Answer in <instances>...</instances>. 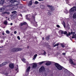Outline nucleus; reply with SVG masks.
I'll return each instance as SVG.
<instances>
[{"label":"nucleus","mask_w":76,"mask_h":76,"mask_svg":"<svg viewBox=\"0 0 76 76\" xmlns=\"http://www.w3.org/2000/svg\"><path fill=\"white\" fill-rule=\"evenodd\" d=\"M32 0L30 1L28 4V6H31L32 4Z\"/></svg>","instance_id":"nucleus-12"},{"label":"nucleus","mask_w":76,"mask_h":76,"mask_svg":"<svg viewBox=\"0 0 76 76\" xmlns=\"http://www.w3.org/2000/svg\"><path fill=\"white\" fill-rule=\"evenodd\" d=\"M69 61L71 64H72V65H74V66H76V63H74V62H73V60H72V59L71 58L69 59Z\"/></svg>","instance_id":"nucleus-5"},{"label":"nucleus","mask_w":76,"mask_h":76,"mask_svg":"<svg viewBox=\"0 0 76 76\" xmlns=\"http://www.w3.org/2000/svg\"><path fill=\"white\" fill-rule=\"evenodd\" d=\"M17 13V12H16V11H14L12 12V13Z\"/></svg>","instance_id":"nucleus-36"},{"label":"nucleus","mask_w":76,"mask_h":76,"mask_svg":"<svg viewBox=\"0 0 76 76\" xmlns=\"http://www.w3.org/2000/svg\"><path fill=\"white\" fill-rule=\"evenodd\" d=\"M34 22H35V18L34 19Z\"/></svg>","instance_id":"nucleus-58"},{"label":"nucleus","mask_w":76,"mask_h":76,"mask_svg":"<svg viewBox=\"0 0 76 76\" xmlns=\"http://www.w3.org/2000/svg\"><path fill=\"white\" fill-rule=\"evenodd\" d=\"M51 64V62L49 61V62H46L45 63V65L46 66H50V64Z\"/></svg>","instance_id":"nucleus-11"},{"label":"nucleus","mask_w":76,"mask_h":76,"mask_svg":"<svg viewBox=\"0 0 76 76\" xmlns=\"http://www.w3.org/2000/svg\"><path fill=\"white\" fill-rule=\"evenodd\" d=\"M4 25H7V20L4 21Z\"/></svg>","instance_id":"nucleus-26"},{"label":"nucleus","mask_w":76,"mask_h":76,"mask_svg":"<svg viewBox=\"0 0 76 76\" xmlns=\"http://www.w3.org/2000/svg\"><path fill=\"white\" fill-rule=\"evenodd\" d=\"M19 4V1H15L14 6H18Z\"/></svg>","instance_id":"nucleus-9"},{"label":"nucleus","mask_w":76,"mask_h":76,"mask_svg":"<svg viewBox=\"0 0 76 76\" xmlns=\"http://www.w3.org/2000/svg\"><path fill=\"white\" fill-rule=\"evenodd\" d=\"M66 1H69V0H66Z\"/></svg>","instance_id":"nucleus-62"},{"label":"nucleus","mask_w":76,"mask_h":76,"mask_svg":"<svg viewBox=\"0 0 76 76\" xmlns=\"http://www.w3.org/2000/svg\"><path fill=\"white\" fill-rule=\"evenodd\" d=\"M63 55H64H64H66V53H63Z\"/></svg>","instance_id":"nucleus-49"},{"label":"nucleus","mask_w":76,"mask_h":76,"mask_svg":"<svg viewBox=\"0 0 76 76\" xmlns=\"http://www.w3.org/2000/svg\"><path fill=\"white\" fill-rule=\"evenodd\" d=\"M7 62H4L3 63L1 64L0 65V66L1 67V66H4V65L7 64Z\"/></svg>","instance_id":"nucleus-13"},{"label":"nucleus","mask_w":76,"mask_h":76,"mask_svg":"<svg viewBox=\"0 0 76 76\" xmlns=\"http://www.w3.org/2000/svg\"><path fill=\"white\" fill-rule=\"evenodd\" d=\"M43 51H44L43 54H44V55H45V54H46V52H45L44 50H43Z\"/></svg>","instance_id":"nucleus-34"},{"label":"nucleus","mask_w":76,"mask_h":76,"mask_svg":"<svg viewBox=\"0 0 76 76\" xmlns=\"http://www.w3.org/2000/svg\"><path fill=\"white\" fill-rule=\"evenodd\" d=\"M32 16L33 19H34L35 18V17H34V16L32 15Z\"/></svg>","instance_id":"nucleus-48"},{"label":"nucleus","mask_w":76,"mask_h":76,"mask_svg":"<svg viewBox=\"0 0 76 76\" xmlns=\"http://www.w3.org/2000/svg\"><path fill=\"white\" fill-rule=\"evenodd\" d=\"M39 34H42V32H40Z\"/></svg>","instance_id":"nucleus-55"},{"label":"nucleus","mask_w":76,"mask_h":76,"mask_svg":"<svg viewBox=\"0 0 76 76\" xmlns=\"http://www.w3.org/2000/svg\"><path fill=\"white\" fill-rule=\"evenodd\" d=\"M71 66H72V67H75V66H74L73 65H71Z\"/></svg>","instance_id":"nucleus-57"},{"label":"nucleus","mask_w":76,"mask_h":76,"mask_svg":"<svg viewBox=\"0 0 76 76\" xmlns=\"http://www.w3.org/2000/svg\"><path fill=\"white\" fill-rule=\"evenodd\" d=\"M39 1H44V0H38Z\"/></svg>","instance_id":"nucleus-50"},{"label":"nucleus","mask_w":76,"mask_h":76,"mask_svg":"<svg viewBox=\"0 0 76 76\" xmlns=\"http://www.w3.org/2000/svg\"><path fill=\"white\" fill-rule=\"evenodd\" d=\"M54 65L58 70H62L63 68V67L60 65L58 64V63H55Z\"/></svg>","instance_id":"nucleus-2"},{"label":"nucleus","mask_w":76,"mask_h":76,"mask_svg":"<svg viewBox=\"0 0 76 76\" xmlns=\"http://www.w3.org/2000/svg\"><path fill=\"white\" fill-rule=\"evenodd\" d=\"M20 16H22V14H20Z\"/></svg>","instance_id":"nucleus-60"},{"label":"nucleus","mask_w":76,"mask_h":76,"mask_svg":"<svg viewBox=\"0 0 76 76\" xmlns=\"http://www.w3.org/2000/svg\"><path fill=\"white\" fill-rule=\"evenodd\" d=\"M44 63V61H43L39 62V65H41V64H43V63Z\"/></svg>","instance_id":"nucleus-28"},{"label":"nucleus","mask_w":76,"mask_h":76,"mask_svg":"<svg viewBox=\"0 0 76 76\" xmlns=\"http://www.w3.org/2000/svg\"><path fill=\"white\" fill-rule=\"evenodd\" d=\"M4 10V8H1L0 9V12H3Z\"/></svg>","instance_id":"nucleus-18"},{"label":"nucleus","mask_w":76,"mask_h":76,"mask_svg":"<svg viewBox=\"0 0 76 76\" xmlns=\"http://www.w3.org/2000/svg\"><path fill=\"white\" fill-rule=\"evenodd\" d=\"M17 33V31H15L14 32V34H16V33Z\"/></svg>","instance_id":"nucleus-46"},{"label":"nucleus","mask_w":76,"mask_h":76,"mask_svg":"<svg viewBox=\"0 0 76 76\" xmlns=\"http://www.w3.org/2000/svg\"><path fill=\"white\" fill-rule=\"evenodd\" d=\"M2 14H6V12H2Z\"/></svg>","instance_id":"nucleus-41"},{"label":"nucleus","mask_w":76,"mask_h":76,"mask_svg":"<svg viewBox=\"0 0 76 76\" xmlns=\"http://www.w3.org/2000/svg\"><path fill=\"white\" fill-rule=\"evenodd\" d=\"M70 35H71V34L70 32H69L68 34H66V36L67 37H68L69 36H70Z\"/></svg>","instance_id":"nucleus-27"},{"label":"nucleus","mask_w":76,"mask_h":76,"mask_svg":"<svg viewBox=\"0 0 76 76\" xmlns=\"http://www.w3.org/2000/svg\"><path fill=\"white\" fill-rule=\"evenodd\" d=\"M21 60L22 61H23V62L24 61H25V59L23 58L21 59Z\"/></svg>","instance_id":"nucleus-37"},{"label":"nucleus","mask_w":76,"mask_h":76,"mask_svg":"<svg viewBox=\"0 0 76 76\" xmlns=\"http://www.w3.org/2000/svg\"><path fill=\"white\" fill-rule=\"evenodd\" d=\"M42 40H44V37H43L42 38Z\"/></svg>","instance_id":"nucleus-51"},{"label":"nucleus","mask_w":76,"mask_h":76,"mask_svg":"<svg viewBox=\"0 0 76 76\" xmlns=\"http://www.w3.org/2000/svg\"><path fill=\"white\" fill-rule=\"evenodd\" d=\"M35 23H37V22L35 21L34 22Z\"/></svg>","instance_id":"nucleus-56"},{"label":"nucleus","mask_w":76,"mask_h":76,"mask_svg":"<svg viewBox=\"0 0 76 76\" xmlns=\"http://www.w3.org/2000/svg\"><path fill=\"white\" fill-rule=\"evenodd\" d=\"M8 7H12L13 6V5H12V4L11 5H8L7 6Z\"/></svg>","instance_id":"nucleus-24"},{"label":"nucleus","mask_w":76,"mask_h":76,"mask_svg":"<svg viewBox=\"0 0 76 76\" xmlns=\"http://www.w3.org/2000/svg\"><path fill=\"white\" fill-rule=\"evenodd\" d=\"M2 35H4V33H2Z\"/></svg>","instance_id":"nucleus-52"},{"label":"nucleus","mask_w":76,"mask_h":76,"mask_svg":"<svg viewBox=\"0 0 76 76\" xmlns=\"http://www.w3.org/2000/svg\"><path fill=\"white\" fill-rule=\"evenodd\" d=\"M58 48V47H57V48Z\"/></svg>","instance_id":"nucleus-64"},{"label":"nucleus","mask_w":76,"mask_h":76,"mask_svg":"<svg viewBox=\"0 0 76 76\" xmlns=\"http://www.w3.org/2000/svg\"><path fill=\"white\" fill-rule=\"evenodd\" d=\"M64 35H66L67 36V32L66 31H65L64 32Z\"/></svg>","instance_id":"nucleus-29"},{"label":"nucleus","mask_w":76,"mask_h":76,"mask_svg":"<svg viewBox=\"0 0 76 76\" xmlns=\"http://www.w3.org/2000/svg\"><path fill=\"white\" fill-rule=\"evenodd\" d=\"M56 44V43H55V42H54L53 44V45H54V44Z\"/></svg>","instance_id":"nucleus-47"},{"label":"nucleus","mask_w":76,"mask_h":76,"mask_svg":"<svg viewBox=\"0 0 76 76\" xmlns=\"http://www.w3.org/2000/svg\"><path fill=\"white\" fill-rule=\"evenodd\" d=\"M56 26H57V28H60V26H59V25H57Z\"/></svg>","instance_id":"nucleus-44"},{"label":"nucleus","mask_w":76,"mask_h":76,"mask_svg":"<svg viewBox=\"0 0 76 76\" xmlns=\"http://www.w3.org/2000/svg\"><path fill=\"white\" fill-rule=\"evenodd\" d=\"M6 13L7 14V15H9V14H10V12H6Z\"/></svg>","instance_id":"nucleus-45"},{"label":"nucleus","mask_w":76,"mask_h":76,"mask_svg":"<svg viewBox=\"0 0 76 76\" xmlns=\"http://www.w3.org/2000/svg\"><path fill=\"white\" fill-rule=\"evenodd\" d=\"M45 70V67H44V66H42L40 68L39 71H40V72H42V71H44Z\"/></svg>","instance_id":"nucleus-6"},{"label":"nucleus","mask_w":76,"mask_h":76,"mask_svg":"<svg viewBox=\"0 0 76 76\" xmlns=\"http://www.w3.org/2000/svg\"><path fill=\"white\" fill-rule=\"evenodd\" d=\"M27 48H29V46L27 47Z\"/></svg>","instance_id":"nucleus-59"},{"label":"nucleus","mask_w":76,"mask_h":76,"mask_svg":"<svg viewBox=\"0 0 76 76\" xmlns=\"http://www.w3.org/2000/svg\"><path fill=\"white\" fill-rule=\"evenodd\" d=\"M62 24L64 27V28H66V23H65V22L64 21H63L62 22Z\"/></svg>","instance_id":"nucleus-23"},{"label":"nucleus","mask_w":76,"mask_h":76,"mask_svg":"<svg viewBox=\"0 0 76 76\" xmlns=\"http://www.w3.org/2000/svg\"><path fill=\"white\" fill-rule=\"evenodd\" d=\"M37 64H35L34 63L32 67L33 69H34V68H36V67H37Z\"/></svg>","instance_id":"nucleus-10"},{"label":"nucleus","mask_w":76,"mask_h":76,"mask_svg":"<svg viewBox=\"0 0 76 76\" xmlns=\"http://www.w3.org/2000/svg\"><path fill=\"white\" fill-rule=\"evenodd\" d=\"M8 20H9V18H8Z\"/></svg>","instance_id":"nucleus-63"},{"label":"nucleus","mask_w":76,"mask_h":76,"mask_svg":"<svg viewBox=\"0 0 76 76\" xmlns=\"http://www.w3.org/2000/svg\"><path fill=\"white\" fill-rule=\"evenodd\" d=\"M58 45H59V43H56V44L55 45H54L53 46L54 47H56V46H58Z\"/></svg>","instance_id":"nucleus-25"},{"label":"nucleus","mask_w":76,"mask_h":76,"mask_svg":"<svg viewBox=\"0 0 76 76\" xmlns=\"http://www.w3.org/2000/svg\"><path fill=\"white\" fill-rule=\"evenodd\" d=\"M27 24V23L26 22H24L23 23H22L21 24V26H22L23 25H26Z\"/></svg>","instance_id":"nucleus-15"},{"label":"nucleus","mask_w":76,"mask_h":76,"mask_svg":"<svg viewBox=\"0 0 76 76\" xmlns=\"http://www.w3.org/2000/svg\"><path fill=\"white\" fill-rule=\"evenodd\" d=\"M9 67L10 69H13L14 68V64L12 63H10L9 64Z\"/></svg>","instance_id":"nucleus-7"},{"label":"nucleus","mask_w":76,"mask_h":76,"mask_svg":"<svg viewBox=\"0 0 76 76\" xmlns=\"http://www.w3.org/2000/svg\"><path fill=\"white\" fill-rule=\"evenodd\" d=\"M70 34H75V32H73L71 31L70 32Z\"/></svg>","instance_id":"nucleus-35"},{"label":"nucleus","mask_w":76,"mask_h":76,"mask_svg":"<svg viewBox=\"0 0 76 76\" xmlns=\"http://www.w3.org/2000/svg\"><path fill=\"white\" fill-rule=\"evenodd\" d=\"M47 7H49V9L51 10V11H54V10L55 9H54V7L51 5L50 6L49 5H47Z\"/></svg>","instance_id":"nucleus-4"},{"label":"nucleus","mask_w":76,"mask_h":76,"mask_svg":"<svg viewBox=\"0 0 76 76\" xmlns=\"http://www.w3.org/2000/svg\"><path fill=\"white\" fill-rule=\"evenodd\" d=\"M31 69V66H29L27 68V69L26 70V71L27 72H28L29 71V70H30V69Z\"/></svg>","instance_id":"nucleus-19"},{"label":"nucleus","mask_w":76,"mask_h":76,"mask_svg":"<svg viewBox=\"0 0 76 76\" xmlns=\"http://www.w3.org/2000/svg\"><path fill=\"white\" fill-rule=\"evenodd\" d=\"M6 33H7V34H9L10 32L9 31L7 30L6 31Z\"/></svg>","instance_id":"nucleus-33"},{"label":"nucleus","mask_w":76,"mask_h":76,"mask_svg":"<svg viewBox=\"0 0 76 76\" xmlns=\"http://www.w3.org/2000/svg\"><path fill=\"white\" fill-rule=\"evenodd\" d=\"M61 34H64V31H61Z\"/></svg>","instance_id":"nucleus-43"},{"label":"nucleus","mask_w":76,"mask_h":76,"mask_svg":"<svg viewBox=\"0 0 76 76\" xmlns=\"http://www.w3.org/2000/svg\"><path fill=\"white\" fill-rule=\"evenodd\" d=\"M22 49V48H12L11 51L12 53H16V52H18V51H20Z\"/></svg>","instance_id":"nucleus-1"},{"label":"nucleus","mask_w":76,"mask_h":76,"mask_svg":"<svg viewBox=\"0 0 76 76\" xmlns=\"http://www.w3.org/2000/svg\"><path fill=\"white\" fill-rule=\"evenodd\" d=\"M5 2V0H1L0 1V3L2 5Z\"/></svg>","instance_id":"nucleus-16"},{"label":"nucleus","mask_w":76,"mask_h":76,"mask_svg":"<svg viewBox=\"0 0 76 76\" xmlns=\"http://www.w3.org/2000/svg\"><path fill=\"white\" fill-rule=\"evenodd\" d=\"M26 19L27 20H29V21H30V18H29L28 17H27L26 16Z\"/></svg>","instance_id":"nucleus-32"},{"label":"nucleus","mask_w":76,"mask_h":76,"mask_svg":"<svg viewBox=\"0 0 76 76\" xmlns=\"http://www.w3.org/2000/svg\"><path fill=\"white\" fill-rule=\"evenodd\" d=\"M37 54H36L34 55L33 59H34V58H35L36 57H37Z\"/></svg>","instance_id":"nucleus-30"},{"label":"nucleus","mask_w":76,"mask_h":76,"mask_svg":"<svg viewBox=\"0 0 76 76\" xmlns=\"http://www.w3.org/2000/svg\"><path fill=\"white\" fill-rule=\"evenodd\" d=\"M3 46L0 47V48H3Z\"/></svg>","instance_id":"nucleus-54"},{"label":"nucleus","mask_w":76,"mask_h":76,"mask_svg":"<svg viewBox=\"0 0 76 76\" xmlns=\"http://www.w3.org/2000/svg\"><path fill=\"white\" fill-rule=\"evenodd\" d=\"M61 45L62 48H64V45L63 44L61 43Z\"/></svg>","instance_id":"nucleus-31"},{"label":"nucleus","mask_w":76,"mask_h":76,"mask_svg":"<svg viewBox=\"0 0 76 76\" xmlns=\"http://www.w3.org/2000/svg\"><path fill=\"white\" fill-rule=\"evenodd\" d=\"M1 43H3V40H1L0 41Z\"/></svg>","instance_id":"nucleus-42"},{"label":"nucleus","mask_w":76,"mask_h":76,"mask_svg":"<svg viewBox=\"0 0 76 76\" xmlns=\"http://www.w3.org/2000/svg\"><path fill=\"white\" fill-rule=\"evenodd\" d=\"M16 71H17V72H19V70L18 69V68H17L16 69Z\"/></svg>","instance_id":"nucleus-39"},{"label":"nucleus","mask_w":76,"mask_h":76,"mask_svg":"<svg viewBox=\"0 0 76 76\" xmlns=\"http://www.w3.org/2000/svg\"><path fill=\"white\" fill-rule=\"evenodd\" d=\"M13 25V23H10V25H11V26H12V25Z\"/></svg>","instance_id":"nucleus-53"},{"label":"nucleus","mask_w":76,"mask_h":76,"mask_svg":"<svg viewBox=\"0 0 76 76\" xmlns=\"http://www.w3.org/2000/svg\"><path fill=\"white\" fill-rule=\"evenodd\" d=\"M50 39V36H48L46 37V40H47V41H48L49 39Z\"/></svg>","instance_id":"nucleus-17"},{"label":"nucleus","mask_w":76,"mask_h":76,"mask_svg":"<svg viewBox=\"0 0 76 76\" xmlns=\"http://www.w3.org/2000/svg\"><path fill=\"white\" fill-rule=\"evenodd\" d=\"M72 18H73V19H75V18H76V12L74 13V14H73Z\"/></svg>","instance_id":"nucleus-14"},{"label":"nucleus","mask_w":76,"mask_h":76,"mask_svg":"<svg viewBox=\"0 0 76 76\" xmlns=\"http://www.w3.org/2000/svg\"><path fill=\"white\" fill-rule=\"evenodd\" d=\"M48 15H49V16H51V14H52L51 13V11H49L48 13Z\"/></svg>","instance_id":"nucleus-21"},{"label":"nucleus","mask_w":76,"mask_h":76,"mask_svg":"<svg viewBox=\"0 0 76 76\" xmlns=\"http://www.w3.org/2000/svg\"><path fill=\"white\" fill-rule=\"evenodd\" d=\"M23 7V5L22 4H19L17 6V8L18 9H22Z\"/></svg>","instance_id":"nucleus-8"},{"label":"nucleus","mask_w":76,"mask_h":76,"mask_svg":"<svg viewBox=\"0 0 76 76\" xmlns=\"http://www.w3.org/2000/svg\"><path fill=\"white\" fill-rule=\"evenodd\" d=\"M23 0V1H25V0Z\"/></svg>","instance_id":"nucleus-61"},{"label":"nucleus","mask_w":76,"mask_h":76,"mask_svg":"<svg viewBox=\"0 0 76 76\" xmlns=\"http://www.w3.org/2000/svg\"><path fill=\"white\" fill-rule=\"evenodd\" d=\"M76 11V7L74 6L69 10V12L70 13L71 12H75Z\"/></svg>","instance_id":"nucleus-3"},{"label":"nucleus","mask_w":76,"mask_h":76,"mask_svg":"<svg viewBox=\"0 0 76 76\" xmlns=\"http://www.w3.org/2000/svg\"><path fill=\"white\" fill-rule=\"evenodd\" d=\"M76 38V34H75V35H74V34H72V38Z\"/></svg>","instance_id":"nucleus-20"},{"label":"nucleus","mask_w":76,"mask_h":76,"mask_svg":"<svg viewBox=\"0 0 76 76\" xmlns=\"http://www.w3.org/2000/svg\"><path fill=\"white\" fill-rule=\"evenodd\" d=\"M38 4V2L37 1H36L35 2V4Z\"/></svg>","instance_id":"nucleus-38"},{"label":"nucleus","mask_w":76,"mask_h":76,"mask_svg":"<svg viewBox=\"0 0 76 76\" xmlns=\"http://www.w3.org/2000/svg\"><path fill=\"white\" fill-rule=\"evenodd\" d=\"M45 7L43 5H40V8L42 9H44V8H45Z\"/></svg>","instance_id":"nucleus-22"},{"label":"nucleus","mask_w":76,"mask_h":76,"mask_svg":"<svg viewBox=\"0 0 76 76\" xmlns=\"http://www.w3.org/2000/svg\"><path fill=\"white\" fill-rule=\"evenodd\" d=\"M17 38L18 39H19V40H20V37H19V36H18L17 37Z\"/></svg>","instance_id":"nucleus-40"}]
</instances>
